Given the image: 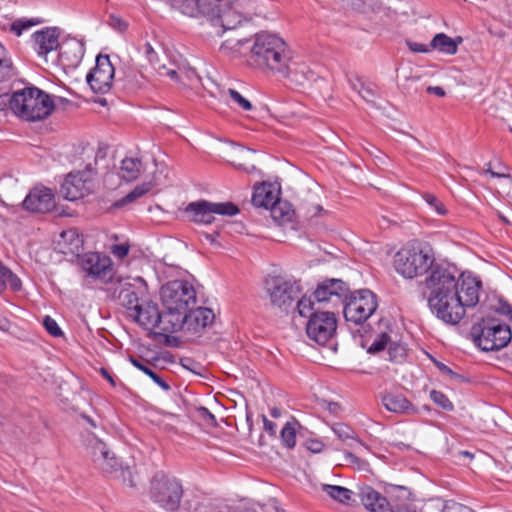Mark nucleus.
Wrapping results in <instances>:
<instances>
[{"instance_id": "1", "label": "nucleus", "mask_w": 512, "mask_h": 512, "mask_svg": "<svg viewBox=\"0 0 512 512\" xmlns=\"http://www.w3.org/2000/svg\"><path fill=\"white\" fill-rule=\"evenodd\" d=\"M435 261V252L429 243L412 240L394 254L392 266L405 279L429 272L419 283L422 297L438 319L456 325L464 318L467 308L478 304L482 283L477 277L464 273L456 277L449 268Z\"/></svg>"}, {"instance_id": "2", "label": "nucleus", "mask_w": 512, "mask_h": 512, "mask_svg": "<svg viewBox=\"0 0 512 512\" xmlns=\"http://www.w3.org/2000/svg\"><path fill=\"white\" fill-rule=\"evenodd\" d=\"M254 62L277 73H288L290 51L286 43L276 35L260 33L251 48Z\"/></svg>"}, {"instance_id": "3", "label": "nucleus", "mask_w": 512, "mask_h": 512, "mask_svg": "<svg viewBox=\"0 0 512 512\" xmlns=\"http://www.w3.org/2000/svg\"><path fill=\"white\" fill-rule=\"evenodd\" d=\"M235 0H188L185 5H189L191 12H182L190 17L199 15L209 18L215 25H219L223 30H230L237 27L242 22V16L232 5Z\"/></svg>"}, {"instance_id": "4", "label": "nucleus", "mask_w": 512, "mask_h": 512, "mask_svg": "<svg viewBox=\"0 0 512 512\" xmlns=\"http://www.w3.org/2000/svg\"><path fill=\"white\" fill-rule=\"evenodd\" d=\"M471 336L474 343L483 351H495L506 347L511 339L512 332L509 325L496 318H483L471 327Z\"/></svg>"}, {"instance_id": "5", "label": "nucleus", "mask_w": 512, "mask_h": 512, "mask_svg": "<svg viewBox=\"0 0 512 512\" xmlns=\"http://www.w3.org/2000/svg\"><path fill=\"white\" fill-rule=\"evenodd\" d=\"M15 114L27 121L46 118L54 109L50 96L36 87L14 93Z\"/></svg>"}, {"instance_id": "6", "label": "nucleus", "mask_w": 512, "mask_h": 512, "mask_svg": "<svg viewBox=\"0 0 512 512\" xmlns=\"http://www.w3.org/2000/svg\"><path fill=\"white\" fill-rule=\"evenodd\" d=\"M183 494V485L175 476L159 471L152 477L150 498L160 508L168 512L177 511Z\"/></svg>"}, {"instance_id": "7", "label": "nucleus", "mask_w": 512, "mask_h": 512, "mask_svg": "<svg viewBox=\"0 0 512 512\" xmlns=\"http://www.w3.org/2000/svg\"><path fill=\"white\" fill-rule=\"evenodd\" d=\"M161 299L165 309L188 311L196 304V291L189 282L174 280L162 286Z\"/></svg>"}, {"instance_id": "8", "label": "nucleus", "mask_w": 512, "mask_h": 512, "mask_svg": "<svg viewBox=\"0 0 512 512\" xmlns=\"http://www.w3.org/2000/svg\"><path fill=\"white\" fill-rule=\"evenodd\" d=\"M266 290L270 296L271 304L284 312H288L292 308L293 303L301 294L299 282L286 280L280 276L267 279Z\"/></svg>"}, {"instance_id": "9", "label": "nucleus", "mask_w": 512, "mask_h": 512, "mask_svg": "<svg viewBox=\"0 0 512 512\" xmlns=\"http://www.w3.org/2000/svg\"><path fill=\"white\" fill-rule=\"evenodd\" d=\"M344 303L343 313L345 319L355 324L366 321L377 308L376 297L368 289L349 292L348 298Z\"/></svg>"}, {"instance_id": "10", "label": "nucleus", "mask_w": 512, "mask_h": 512, "mask_svg": "<svg viewBox=\"0 0 512 512\" xmlns=\"http://www.w3.org/2000/svg\"><path fill=\"white\" fill-rule=\"evenodd\" d=\"M95 175L96 170L91 163L82 171L69 173L61 185V193L69 201L89 195L94 190Z\"/></svg>"}, {"instance_id": "11", "label": "nucleus", "mask_w": 512, "mask_h": 512, "mask_svg": "<svg viewBox=\"0 0 512 512\" xmlns=\"http://www.w3.org/2000/svg\"><path fill=\"white\" fill-rule=\"evenodd\" d=\"M189 219L195 223L209 225L215 221L214 214L234 216L239 213L238 207L232 202L214 203L200 200L188 204L185 208Z\"/></svg>"}, {"instance_id": "12", "label": "nucleus", "mask_w": 512, "mask_h": 512, "mask_svg": "<svg viewBox=\"0 0 512 512\" xmlns=\"http://www.w3.org/2000/svg\"><path fill=\"white\" fill-rule=\"evenodd\" d=\"M87 456L94 467L105 474L116 473L122 469V463L108 445L94 435L86 443Z\"/></svg>"}, {"instance_id": "13", "label": "nucleus", "mask_w": 512, "mask_h": 512, "mask_svg": "<svg viewBox=\"0 0 512 512\" xmlns=\"http://www.w3.org/2000/svg\"><path fill=\"white\" fill-rule=\"evenodd\" d=\"M337 320L333 312H315L306 324L307 336L320 345H325L335 334Z\"/></svg>"}, {"instance_id": "14", "label": "nucleus", "mask_w": 512, "mask_h": 512, "mask_svg": "<svg viewBox=\"0 0 512 512\" xmlns=\"http://www.w3.org/2000/svg\"><path fill=\"white\" fill-rule=\"evenodd\" d=\"M115 69L108 55H98L95 67L87 74L86 81L94 93H107L112 87Z\"/></svg>"}, {"instance_id": "15", "label": "nucleus", "mask_w": 512, "mask_h": 512, "mask_svg": "<svg viewBox=\"0 0 512 512\" xmlns=\"http://www.w3.org/2000/svg\"><path fill=\"white\" fill-rule=\"evenodd\" d=\"M81 268L93 279L106 281L112 278V265L109 257L97 252L86 253L80 259Z\"/></svg>"}, {"instance_id": "16", "label": "nucleus", "mask_w": 512, "mask_h": 512, "mask_svg": "<svg viewBox=\"0 0 512 512\" xmlns=\"http://www.w3.org/2000/svg\"><path fill=\"white\" fill-rule=\"evenodd\" d=\"M349 295V286L341 279H327L317 286L314 298L318 303L335 301L344 303Z\"/></svg>"}, {"instance_id": "17", "label": "nucleus", "mask_w": 512, "mask_h": 512, "mask_svg": "<svg viewBox=\"0 0 512 512\" xmlns=\"http://www.w3.org/2000/svg\"><path fill=\"white\" fill-rule=\"evenodd\" d=\"M412 493L405 485L386 482V511L417 512L410 506Z\"/></svg>"}, {"instance_id": "18", "label": "nucleus", "mask_w": 512, "mask_h": 512, "mask_svg": "<svg viewBox=\"0 0 512 512\" xmlns=\"http://www.w3.org/2000/svg\"><path fill=\"white\" fill-rule=\"evenodd\" d=\"M23 207L34 213L50 212L55 207L54 194L46 187H36L24 199Z\"/></svg>"}, {"instance_id": "19", "label": "nucleus", "mask_w": 512, "mask_h": 512, "mask_svg": "<svg viewBox=\"0 0 512 512\" xmlns=\"http://www.w3.org/2000/svg\"><path fill=\"white\" fill-rule=\"evenodd\" d=\"M59 49V62L64 68H76L85 51L84 45L76 39L63 42Z\"/></svg>"}, {"instance_id": "20", "label": "nucleus", "mask_w": 512, "mask_h": 512, "mask_svg": "<svg viewBox=\"0 0 512 512\" xmlns=\"http://www.w3.org/2000/svg\"><path fill=\"white\" fill-rule=\"evenodd\" d=\"M215 315L210 308L191 306L186 312L185 330L191 333H198L208 325L212 324Z\"/></svg>"}, {"instance_id": "21", "label": "nucleus", "mask_w": 512, "mask_h": 512, "mask_svg": "<svg viewBox=\"0 0 512 512\" xmlns=\"http://www.w3.org/2000/svg\"><path fill=\"white\" fill-rule=\"evenodd\" d=\"M186 312L180 310L165 309L159 312V321L156 328L162 333H174L179 330H185Z\"/></svg>"}, {"instance_id": "22", "label": "nucleus", "mask_w": 512, "mask_h": 512, "mask_svg": "<svg viewBox=\"0 0 512 512\" xmlns=\"http://www.w3.org/2000/svg\"><path fill=\"white\" fill-rule=\"evenodd\" d=\"M129 316L139 325L145 328H156L159 321V309L152 301H143Z\"/></svg>"}, {"instance_id": "23", "label": "nucleus", "mask_w": 512, "mask_h": 512, "mask_svg": "<svg viewBox=\"0 0 512 512\" xmlns=\"http://www.w3.org/2000/svg\"><path fill=\"white\" fill-rule=\"evenodd\" d=\"M280 189L271 183H265L255 187L252 195V203L256 207L270 209L279 200Z\"/></svg>"}, {"instance_id": "24", "label": "nucleus", "mask_w": 512, "mask_h": 512, "mask_svg": "<svg viewBox=\"0 0 512 512\" xmlns=\"http://www.w3.org/2000/svg\"><path fill=\"white\" fill-rule=\"evenodd\" d=\"M35 50L39 55L45 56L57 49L59 45V33L56 28H45L33 34Z\"/></svg>"}, {"instance_id": "25", "label": "nucleus", "mask_w": 512, "mask_h": 512, "mask_svg": "<svg viewBox=\"0 0 512 512\" xmlns=\"http://www.w3.org/2000/svg\"><path fill=\"white\" fill-rule=\"evenodd\" d=\"M360 497L363 505L370 512H384V497L372 487H363Z\"/></svg>"}, {"instance_id": "26", "label": "nucleus", "mask_w": 512, "mask_h": 512, "mask_svg": "<svg viewBox=\"0 0 512 512\" xmlns=\"http://www.w3.org/2000/svg\"><path fill=\"white\" fill-rule=\"evenodd\" d=\"M139 288H135L132 284L126 283L119 292L118 299L120 304L132 313L140 305Z\"/></svg>"}, {"instance_id": "27", "label": "nucleus", "mask_w": 512, "mask_h": 512, "mask_svg": "<svg viewBox=\"0 0 512 512\" xmlns=\"http://www.w3.org/2000/svg\"><path fill=\"white\" fill-rule=\"evenodd\" d=\"M461 42V37L453 39L445 33H438L433 37L430 47L448 55H454L457 53L458 44Z\"/></svg>"}, {"instance_id": "28", "label": "nucleus", "mask_w": 512, "mask_h": 512, "mask_svg": "<svg viewBox=\"0 0 512 512\" xmlns=\"http://www.w3.org/2000/svg\"><path fill=\"white\" fill-rule=\"evenodd\" d=\"M221 504H216L207 498L193 496L187 499L183 506L182 512H218Z\"/></svg>"}, {"instance_id": "29", "label": "nucleus", "mask_w": 512, "mask_h": 512, "mask_svg": "<svg viewBox=\"0 0 512 512\" xmlns=\"http://www.w3.org/2000/svg\"><path fill=\"white\" fill-rule=\"evenodd\" d=\"M283 77L288 78L297 85H303L304 81L309 80L313 73L304 64H299L292 60L289 56L288 73H280Z\"/></svg>"}, {"instance_id": "30", "label": "nucleus", "mask_w": 512, "mask_h": 512, "mask_svg": "<svg viewBox=\"0 0 512 512\" xmlns=\"http://www.w3.org/2000/svg\"><path fill=\"white\" fill-rule=\"evenodd\" d=\"M334 434L340 441L350 448H362L363 444L357 438L355 431L344 423H335L332 426Z\"/></svg>"}, {"instance_id": "31", "label": "nucleus", "mask_w": 512, "mask_h": 512, "mask_svg": "<svg viewBox=\"0 0 512 512\" xmlns=\"http://www.w3.org/2000/svg\"><path fill=\"white\" fill-rule=\"evenodd\" d=\"M60 237L66 249L63 250V253L79 255L83 250V239L76 229L63 231Z\"/></svg>"}, {"instance_id": "32", "label": "nucleus", "mask_w": 512, "mask_h": 512, "mask_svg": "<svg viewBox=\"0 0 512 512\" xmlns=\"http://www.w3.org/2000/svg\"><path fill=\"white\" fill-rule=\"evenodd\" d=\"M142 163L138 158H124L119 175L127 182L136 180L141 173Z\"/></svg>"}, {"instance_id": "33", "label": "nucleus", "mask_w": 512, "mask_h": 512, "mask_svg": "<svg viewBox=\"0 0 512 512\" xmlns=\"http://www.w3.org/2000/svg\"><path fill=\"white\" fill-rule=\"evenodd\" d=\"M386 410L395 413H414L416 409L403 395L386 396Z\"/></svg>"}, {"instance_id": "34", "label": "nucleus", "mask_w": 512, "mask_h": 512, "mask_svg": "<svg viewBox=\"0 0 512 512\" xmlns=\"http://www.w3.org/2000/svg\"><path fill=\"white\" fill-rule=\"evenodd\" d=\"M386 350L389 354V360L395 363H403L407 357V349L404 344L393 341L386 333Z\"/></svg>"}, {"instance_id": "35", "label": "nucleus", "mask_w": 512, "mask_h": 512, "mask_svg": "<svg viewBox=\"0 0 512 512\" xmlns=\"http://www.w3.org/2000/svg\"><path fill=\"white\" fill-rule=\"evenodd\" d=\"M254 154V150L241 148L235 155V160H233L232 163L238 169H242L247 173L254 172L256 171V167L252 160Z\"/></svg>"}, {"instance_id": "36", "label": "nucleus", "mask_w": 512, "mask_h": 512, "mask_svg": "<svg viewBox=\"0 0 512 512\" xmlns=\"http://www.w3.org/2000/svg\"><path fill=\"white\" fill-rule=\"evenodd\" d=\"M153 187L152 182H145L141 185L136 186L132 191H130L126 196L118 200L114 203V207H122L126 204L132 203L138 198L144 196L148 193Z\"/></svg>"}, {"instance_id": "37", "label": "nucleus", "mask_w": 512, "mask_h": 512, "mask_svg": "<svg viewBox=\"0 0 512 512\" xmlns=\"http://www.w3.org/2000/svg\"><path fill=\"white\" fill-rule=\"evenodd\" d=\"M153 187L152 182H145L141 185L136 186L132 191H130L126 196L118 200L114 203V207H122L126 204L132 203L138 198L144 196L148 193Z\"/></svg>"}, {"instance_id": "38", "label": "nucleus", "mask_w": 512, "mask_h": 512, "mask_svg": "<svg viewBox=\"0 0 512 512\" xmlns=\"http://www.w3.org/2000/svg\"><path fill=\"white\" fill-rule=\"evenodd\" d=\"M16 74L15 67L7 55V51L0 43V82L7 81Z\"/></svg>"}, {"instance_id": "39", "label": "nucleus", "mask_w": 512, "mask_h": 512, "mask_svg": "<svg viewBox=\"0 0 512 512\" xmlns=\"http://www.w3.org/2000/svg\"><path fill=\"white\" fill-rule=\"evenodd\" d=\"M349 83L352 89L355 90L366 102H375L376 94L371 84L365 85L359 78H350Z\"/></svg>"}, {"instance_id": "40", "label": "nucleus", "mask_w": 512, "mask_h": 512, "mask_svg": "<svg viewBox=\"0 0 512 512\" xmlns=\"http://www.w3.org/2000/svg\"><path fill=\"white\" fill-rule=\"evenodd\" d=\"M323 491H325L331 498L341 502L348 503L351 499L353 492L345 487L336 485H323Z\"/></svg>"}, {"instance_id": "41", "label": "nucleus", "mask_w": 512, "mask_h": 512, "mask_svg": "<svg viewBox=\"0 0 512 512\" xmlns=\"http://www.w3.org/2000/svg\"><path fill=\"white\" fill-rule=\"evenodd\" d=\"M270 211L275 221H289L291 219L290 207L286 202H282L280 199L270 208Z\"/></svg>"}, {"instance_id": "42", "label": "nucleus", "mask_w": 512, "mask_h": 512, "mask_svg": "<svg viewBox=\"0 0 512 512\" xmlns=\"http://www.w3.org/2000/svg\"><path fill=\"white\" fill-rule=\"evenodd\" d=\"M296 424L287 422L281 430V440L287 448H293L296 444Z\"/></svg>"}, {"instance_id": "43", "label": "nucleus", "mask_w": 512, "mask_h": 512, "mask_svg": "<svg viewBox=\"0 0 512 512\" xmlns=\"http://www.w3.org/2000/svg\"><path fill=\"white\" fill-rule=\"evenodd\" d=\"M297 305L295 307V310H297L298 314L302 317H309L311 314L315 313L313 309L314 302L311 300L310 297L303 296L300 299L297 300Z\"/></svg>"}, {"instance_id": "44", "label": "nucleus", "mask_w": 512, "mask_h": 512, "mask_svg": "<svg viewBox=\"0 0 512 512\" xmlns=\"http://www.w3.org/2000/svg\"><path fill=\"white\" fill-rule=\"evenodd\" d=\"M430 399L439 407L446 411H452L454 409L453 403L449 398L441 391L432 390L430 392Z\"/></svg>"}, {"instance_id": "45", "label": "nucleus", "mask_w": 512, "mask_h": 512, "mask_svg": "<svg viewBox=\"0 0 512 512\" xmlns=\"http://www.w3.org/2000/svg\"><path fill=\"white\" fill-rule=\"evenodd\" d=\"M227 94L229 95V97L231 98V100L238 105V107H240L241 109H243L244 111H250L252 110L253 106L251 104V102L246 99L245 97H243L238 91H236L235 89H232V88H229L227 90Z\"/></svg>"}, {"instance_id": "46", "label": "nucleus", "mask_w": 512, "mask_h": 512, "mask_svg": "<svg viewBox=\"0 0 512 512\" xmlns=\"http://www.w3.org/2000/svg\"><path fill=\"white\" fill-rule=\"evenodd\" d=\"M423 199L439 215H446L447 214V209L445 208L444 204L435 195L430 194V193H425L423 195Z\"/></svg>"}, {"instance_id": "47", "label": "nucleus", "mask_w": 512, "mask_h": 512, "mask_svg": "<svg viewBox=\"0 0 512 512\" xmlns=\"http://www.w3.org/2000/svg\"><path fill=\"white\" fill-rule=\"evenodd\" d=\"M362 347L367 348L368 354H376L384 351V332H380L372 344L367 346V341L362 342Z\"/></svg>"}, {"instance_id": "48", "label": "nucleus", "mask_w": 512, "mask_h": 512, "mask_svg": "<svg viewBox=\"0 0 512 512\" xmlns=\"http://www.w3.org/2000/svg\"><path fill=\"white\" fill-rule=\"evenodd\" d=\"M43 325L47 332L53 337H60L63 335L61 328L58 326L57 322L50 316H45L43 319Z\"/></svg>"}, {"instance_id": "49", "label": "nucleus", "mask_w": 512, "mask_h": 512, "mask_svg": "<svg viewBox=\"0 0 512 512\" xmlns=\"http://www.w3.org/2000/svg\"><path fill=\"white\" fill-rule=\"evenodd\" d=\"M443 512H475L470 507L463 505L461 503L455 502L453 500L446 501L443 509Z\"/></svg>"}, {"instance_id": "50", "label": "nucleus", "mask_w": 512, "mask_h": 512, "mask_svg": "<svg viewBox=\"0 0 512 512\" xmlns=\"http://www.w3.org/2000/svg\"><path fill=\"white\" fill-rule=\"evenodd\" d=\"M344 462L345 465L357 467L360 470L364 469L366 466L365 461H362L359 457L349 451L344 452Z\"/></svg>"}, {"instance_id": "51", "label": "nucleus", "mask_w": 512, "mask_h": 512, "mask_svg": "<svg viewBox=\"0 0 512 512\" xmlns=\"http://www.w3.org/2000/svg\"><path fill=\"white\" fill-rule=\"evenodd\" d=\"M38 22H34L32 20H16L11 25V31L14 32L17 36H20L22 32Z\"/></svg>"}, {"instance_id": "52", "label": "nucleus", "mask_w": 512, "mask_h": 512, "mask_svg": "<svg viewBox=\"0 0 512 512\" xmlns=\"http://www.w3.org/2000/svg\"><path fill=\"white\" fill-rule=\"evenodd\" d=\"M219 236H220V230L219 229H215L212 232L202 231V232L199 233V237H200L201 241L206 240L210 244L218 246V247L221 246L220 243L217 242V238Z\"/></svg>"}, {"instance_id": "53", "label": "nucleus", "mask_w": 512, "mask_h": 512, "mask_svg": "<svg viewBox=\"0 0 512 512\" xmlns=\"http://www.w3.org/2000/svg\"><path fill=\"white\" fill-rule=\"evenodd\" d=\"M143 373H145L147 376H149L163 390L169 391L171 389L170 385L148 366Z\"/></svg>"}, {"instance_id": "54", "label": "nucleus", "mask_w": 512, "mask_h": 512, "mask_svg": "<svg viewBox=\"0 0 512 512\" xmlns=\"http://www.w3.org/2000/svg\"><path fill=\"white\" fill-rule=\"evenodd\" d=\"M6 278V285L10 286L12 290L17 291L21 288L20 279L8 268H6Z\"/></svg>"}, {"instance_id": "55", "label": "nucleus", "mask_w": 512, "mask_h": 512, "mask_svg": "<svg viewBox=\"0 0 512 512\" xmlns=\"http://www.w3.org/2000/svg\"><path fill=\"white\" fill-rule=\"evenodd\" d=\"M129 249L128 244H116L111 247V253L118 259H123L128 255Z\"/></svg>"}, {"instance_id": "56", "label": "nucleus", "mask_w": 512, "mask_h": 512, "mask_svg": "<svg viewBox=\"0 0 512 512\" xmlns=\"http://www.w3.org/2000/svg\"><path fill=\"white\" fill-rule=\"evenodd\" d=\"M14 94L10 96L9 94H1L0 95V111L6 110L8 107L15 113L14 107Z\"/></svg>"}, {"instance_id": "57", "label": "nucleus", "mask_w": 512, "mask_h": 512, "mask_svg": "<svg viewBox=\"0 0 512 512\" xmlns=\"http://www.w3.org/2000/svg\"><path fill=\"white\" fill-rule=\"evenodd\" d=\"M435 365L442 374L449 376L451 379H462V376L460 374L454 372L451 368H449L444 363L435 361Z\"/></svg>"}, {"instance_id": "58", "label": "nucleus", "mask_w": 512, "mask_h": 512, "mask_svg": "<svg viewBox=\"0 0 512 512\" xmlns=\"http://www.w3.org/2000/svg\"><path fill=\"white\" fill-rule=\"evenodd\" d=\"M406 43H407V46L410 49V51H412L414 53H428L430 51L429 46H427L425 44L412 42V41H407Z\"/></svg>"}, {"instance_id": "59", "label": "nucleus", "mask_w": 512, "mask_h": 512, "mask_svg": "<svg viewBox=\"0 0 512 512\" xmlns=\"http://www.w3.org/2000/svg\"><path fill=\"white\" fill-rule=\"evenodd\" d=\"M199 415L209 424L216 426V418L215 416L206 408L200 407L198 409Z\"/></svg>"}, {"instance_id": "60", "label": "nucleus", "mask_w": 512, "mask_h": 512, "mask_svg": "<svg viewBox=\"0 0 512 512\" xmlns=\"http://www.w3.org/2000/svg\"><path fill=\"white\" fill-rule=\"evenodd\" d=\"M159 70H160L161 75H166L170 79H172L176 82L180 81V79H181L178 72L175 69H169V68H166L165 65H163V66L159 67Z\"/></svg>"}, {"instance_id": "61", "label": "nucleus", "mask_w": 512, "mask_h": 512, "mask_svg": "<svg viewBox=\"0 0 512 512\" xmlns=\"http://www.w3.org/2000/svg\"><path fill=\"white\" fill-rule=\"evenodd\" d=\"M497 312L509 317V319L512 320V307L509 303L500 301Z\"/></svg>"}, {"instance_id": "62", "label": "nucleus", "mask_w": 512, "mask_h": 512, "mask_svg": "<svg viewBox=\"0 0 512 512\" xmlns=\"http://www.w3.org/2000/svg\"><path fill=\"white\" fill-rule=\"evenodd\" d=\"M172 7L179 10L180 12H191L189 5H185L188 0H167Z\"/></svg>"}, {"instance_id": "63", "label": "nucleus", "mask_w": 512, "mask_h": 512, "mask_svg": "<svg viewBox=\"0 0 512 512\" xmlns=\"http://www.w3.org/2000/svg\"><path fill=\"white\" fill-rule=\"evenodd\" d=\"M109 24L119 31H124L127 28V24L121 18L116 16H110Z\"/></svg>"}, {"instance_id": "64", "label": "nucleus", "mask_w": 512, "mask_h": 512, "mask_svg": "<svg viewBox=\"0 0 512 512\" xmlns=\"http://www.w3.org/2000/svg\"><path fill=\"white\" fill-rule=\"evenodd\" d=\"M145 54H146L148 61L154 65L157 60V54L154 51V49L150 43L145 44Z\"/></svg>"}]
</instances>
